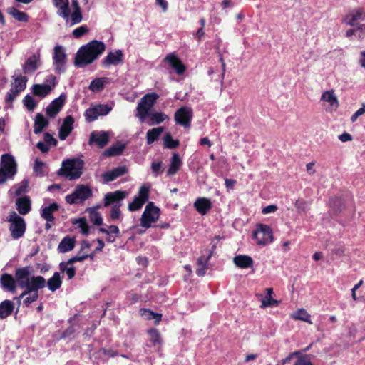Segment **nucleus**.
<instances>
[{"mask_svg": "<svg viewBox=\"0 0 365 365\" xmlns=\"http://www.w3.org/2000/svg\"><path fill=\"white\" fill-rule=\"evenodd\" d=\"M128 173V168L125 165L114 168L110 171L105 172L102 174V178L105 182H109L115 180L117 178L122 176Z\"/></svg>", "mask_w": 365, "mask_h": 365, "instance_id": "obj_19", "label": "nucleus"}, {"mask_svg": "<svg viewBox=\"0 0 365 365\" xmlns=\"http://www.w3.org/2000/svg\"><path fill=\"white\" fill-rule=\"evenodd\" d=\"M28 191V181L24 180L22 181L19 186L17 187V189L15 191L16 195H20L22 193H25Z\"/></svg>", "mask_w": 365, "mask_h": 365, "instance_id": "obj_64", "label": "nucleus"}, {"mask_svg": "<svg viewBox=\"0 0 365 365\" xmlns=\"http://www.w3.org/2000/svg\"><path fill=\"white\" fill-rule=\"evenodd\" d=\"M150 187L143 185L140 187L138 196L135 197L133 202L128 205V210L131 212L140 210L149 199Z\"/></svg>", "mask_w": 365, "mask_h": 365, "instance_id": "obj_9", "label": "nucleus"}, {"mask_svg": "<svg viewBox=\"0 0 365 365\" xmlns=\"http://www.w3.org/2000/svg\"><path fill=\"white\" fill-rule=\"evenodd\" d=\"M158 98L159 96L156 93H150L145 94L139 103L150 110Z\"/></svg>", "mask_w": 365, "mask_h": 365, "instance_id": "obj_40", "label": "nucleus"}, {"mask_svg": "<svg viewBox=\"0 0 365 365\" xmlns=\"http://www.w3.org/2000/svg\"><path fill=\"white\" fill-rule=\"evenodd\" d=\"M28 79L26 76H20L14 78V87L15 90L18 91L19 93L24 91L26 87V82Z\"/></svg>", "mask_w": 365, "mask_h": 365, "instance_id": "obj_47", "label": "nucleus"}, {"mask_svg": "<svg viewBox=\"0 0 365 365\" xmlns=\"http://www.w3.org/2000/svg\"><path fill=\"white\" fill-rule=\"evenodd\" d=\"M294 365H314L308 355H300Z\"/></svg>", "mask_w": 365, "mask_h": 365, "instance_id": "obj_57", "label": "nucleus"}, {"mask_svg": "<svg viewBox=\"0 0 365 365\" xmlns=\"http://www.w3.org/2000/svg\"><path fill=\"white\" fill-rule=\"evenodd\" d=\"M14 304L11 300L5 299L0 303V319H4L14 312Z\"/></svg>", "mask_w": 365, "mask_h": 365, "instance_id": "obj_29", "label": "nucleus"}, {"mask_svg": "<svg viewBox=\"0 0 365 365\" xmlns=\"http://www.w3.org/2000/svg\"><path fill=\"white\" fill-rule=\"evenodd\" d=\"M46 286V279L42 276H32L25 282L24 284H21V288L25 289L19 296V299H23L28 292L38 293V290Z\"/></svg>", "mask_w": 365, "mask_h": 365, "instance_id": "obj_6", "label": "nucleus"}, {"mask_svg": "<svg viewBox=\"0 0 365 365\" xmlns=\"http://www.w3.org/2000/svg\"><path fill=\"white\" fill-rule=\"evenodd\" d=\"M121 205H114L110 210V218L113 220H118L120 217L121 215V211L120 209V206Z\"/></svg>", "mask_w": 365, "mask_h": 365, "instance_id": "obj_58", "label": "nucleus"}, {"mask_svg": "<svg viewBox=\"0 0 365 365\" xmlns=\"http://www.w3.org/2000/svg\"><path fill=\"white\" fill-rule=\"evenodd\" d=\"M321 100L329 103L335 110L339 107V101L333 90L324 91L322 95Z\"/></svg>", "mask_w": 365, "mask_h": 365, "instance_id": "obj_34", "label": "nucleus"}, {"mask_svg": "<svg viewBox=\"0 0 365 365\" xmlns=\"http://www.w3.org/2000/svg\"><path fill=\"white\" fill-rule=\"evenodd\" d=\"M19 94V93L18 92V91H16L15 89L11 88L5 96V102L6 103L11 104Z\"/></svg>", "mask_w": 365, "mask_h": 365, "instance_id": "obj_59", "label": "nucleus"}, {"mask_svg": "<svg viewBox=\"0 0 365 365\" xmlns=\"http://www.w3.org/2000/svg\"><path fill=\"white\" fill-rule=\"evenodd\" d=\"M267 295L262 299V305L261 307H277L279 304V301H277L272 298V294H274L272 288H267L266 289Z\"/></svg>", "mask_w": 365, "mask_h": 365, "instance_id": "obj_32", "label": "nucleus"}, {"mask_svg": "<svg viewBox=\"0 0 365 365\" xmlns=\"http://www.w3.org/2000/svg\"><path fill=\"white\" fill-rule=\"evenodd\" d=\"M14 275L16 282L21 287V284H24L25 282L30 279V269L29 267L17 268Z\"/></svg>", "mask_w": 365, "mask_h": 365, "instance_id": "obj_30", "label": "nucleus"}, {"mask_svg": "<svg viewBox=\"0 0 365 365\" xmlns=\"http://www.w3.org/2000/svg\"><path fill=\"white\" fill-rule=\"evenodd\" d=\"M53 66L55 71L58 73H64L66 71L65 65L66 63L67 56L63 46H56L53 49Z\"/></svg>", "mask_w": 365, "mask_h": 365, "instance_id": "obj_10", "label": "nucleus"}, {"mask_svg": "<svg viewBox=\"0 0 365 365\" xmlns=\"http://www.w3.org/2000/svg\"><path fill=\"white\" fill-rule=\"evenodd\" d=\"M71 15V26L79 24L82 21L83 16L81 10L76 9Z\"/></svg>", "mask_w": 365, "mask_h": 365, "instance_id": "obj_54", "label": "nucleus"}, {"mask_svg": "<svg viewBox=\"0 0 365 365\" xmlns=\"http://www.w3.org/2000/svg\"><path fill=\"white\" fill-rule=\"evenodd\" d=\"M83 161L80 159H68L63 161L58 175L65 176L70 180L79 178L82 175Z\"/></svg>", "mask_w": 365, "mask_h": 365, "instance_id": "obj_2", "label": "nucleus"}, {"mask_svg": "<svg viewBox=\"0 0 365 365\" xmlns=\"http://www.w3.org/2000/svg\"><path fill=\"white\" fill-rule=\"evenodd\" d=\"M106 79V78H97L93 79L89 85V89L93 92H98L103 90Z\"/></svg>", "mask_w": 365, "mask_h": 365, "instance_id": "obj_43", "label": "nucleus"}, {"mask_svg": "<svg viewBox=\"0 0 365 365\" xmlns=\"http://www.w3.org/2000/svg\"><path fill=\"white\" fill-rule=\"evenodd\" d=\"M38 61V58L36 56H32L29 57L25 62L23 70L25 73H32L35 71L37 68V63Z\"/></svg>", "mask_w": 365, "mask_h": 365, "instance_id": "obj_41", "label": "nucleus"}, {"mask_svg": "<svg viewBox=\"0 0 365 365\" xmlns=\"http://www.w3.org/2000/svg\"><path fill=\"white\" fill-rule=\"evenodd\" d=\"M94 107L97 110L98 116L106 115L112 109L111 107L108 106L107 104H98Z\"/></svg>", "mask_w": 365, "mask_h": 365, "instance_id": "obj_55", "label": "nucleus"}, {"mask_svg": "<svg viewBox=\"0 0 365 365\" xmlns=\"http://www.w3.org/2000/svg\"><path fill=\"white\" fill-rule=\"evenodd\" d=\"M365 20V11L363 8H357L351 13L347 14L343 21L348 25L354 26L356 21Z\"/></svg>", "mask_w": 365, "mask_h": 365, "instance_id": "obj_24", "label": "nucleus"}, {"mask_svg": "<svg viewBox=\"0 0 365 365\" xmlns=\"http://www.w3.org/2000/svg\"><path fill=\"white\" fill-rule=\"evenodd\" d=\"M7 12L14 19L20 22L26 23L29 21V15L24 11H19L14 7H9L7 9Z\"/></svg>", "mask_w": 365, "mask_h": 365, "instance_id": "obj_36", "label": "nucleus"}, {"mask_svg": "<svg viewBox=\"0 0 365 365\" xmlns=\"http://www.w3.org/2000/svg\"><path fill=\"white\" fill-rule=\"evenodd\" d=\"M76 245V239L70 236L64 237L58 246V251L60 253H66L71 251Z\"/></svg>", "mask_w": 365, "mask_h": 365, "instance_id": "obj_26", "label": "nucleus"}, {"mask_svg": "<svg viewBox=\"0 0 365 365\" xmlns=\"http://www.w3.org/2000/svg\"><path fill=\"white\" fill-rule=\"evenodd\" d=\"M123 61V53L121 50L117 49L115 51H110L102 60L101 65L104 68H108L111 65L117 66Z\"/></svg>", "mask_w": 365, "mask_h": 365, "instance_id": "obj_15", "label": "nucleus"}, {"mask_svg": "<svg viewBox=\"0 0 365 365\" xmlns=\"http://www.w3.org/2000/svg\"><path fill=\"white\" fill-rule=\"evenodd\" d=\"M125 149V145L117 143L106 149L103 154L107 157L117 156L120 155Z\"/></svg>", "mask_w": 365, "mask_h": 365, "instance_id": "obj_38", "label": "nucleus"}, {"mask_svg": "<svg viewBox=\"0 0 365 365\" xmlns=\"http://www.w3.org/2000/svg\"><path fill=\"white\" fill-rule=\"evenodd\" d=\"M74 118L72 115H67L61 125L58 137L61 140H64L71 134L73 129Z\"/></svg>", "mask_w": 365, "mask_h": 365, "instance_id": "obj_17", "label": "nucleus"}, {"mask_svg": "<svg viewBox=\"0 0 365 365\" xmlns=\"http://www.w3.org/2000/svg\"><path fill=\"white\" fill-rule=\"evenodd\" d=\"M0 168L3 170L9 178H12L17 172V165L14 158L8 153L3 154L1 157Z\"/></svg>", "mask_w": 365, "mask_h": 365, "instance_id": "obj_11", "label": "nucleus"}, {"mask_svg": "<svg viewBox=\"0 0 365 365\" xmlns=\"http://www.w3.org/2000/svg\"><path fill=\"white\" fill-rule=\"evenodd\" d=\"M163 130V127H158L148 130L146 133L147 143L150 145L156 141Z\"/></svg>", "mask_w": 365, "mask_h": 365, "instance_id": "obj_37", "label": "nucleus"}, {"mask_svg": "<svg viewBox=\"0 0 365 365\" xmlns=\"http://www.w3.org/2000/svg\"><path fill=\"white\" fill-rule=\"evenodd\" d=\"M182 161L178 153H173L170 158V163L167 170V175L172 176L175 175L180 169Z\"/></svg>", "mask_w": 365, "mask_h": 365, "instance_id": "obj_25", "label": "nucleus"}, {"mask_svg": "<svg viewBox=\"0 0 365 365\" xmlns=\"http://www.w3.org/2000/svg\"><path fill=\"white\" fill-rule=\"evenodd\" d=\"M46 81L52 82V86L46 84L33 85L32 93L34 96L41 98H45L51 93L52 88H54L56 85V78L53 75L48 76V78L46 80Z\"/></svg>", "mask_w": 365, "mask_h": 365, "instance_id": "obj_12", "label": "nucleus"}, {"mask_svg": "<svg viewBox=\"0 0 365 365\" xmlns=\"http://www.w3.org/2000/svg\"><path fill=\"white\" fill-rule=\"evenodd\" d=\"M164 61L167 62L169 66L176 72L178 75H182L185 71L186 67L182 61L173 53H169L166 56Z\"/></svg>", "mask_w": 365, "mask_h": 365, "instance_id": "obj_16", "label": "nucleus"}, {"mask_svg": "<svg viewBox=\"0 0 365 365\" xmlns=\"http://www.w3.org/2000/svg\"><path fill=\"white\" fill-rule=\"evenodd\" d=\"M168 115L162 113H154L150 115V120L155 124H160L168 118Z\"/></svg>", "mask_w": 365, "mask_h": 365, "instance_id": "obj_56", "label": "nucleus"}, {"mask_svg": "<svg viewBox=\"0 0 365 365\" xmlns=\"http://www.w3.org/2000/svg\"><path fill=\"white\" fill-rule=\"evenodd\" d=\"M291 318L294 320H300L306 322L309 324H312V322L310 319V314L303 308L299 309L295 312L292 314Z\"/></svg>", "mask_w": 365, "mask_h": 365, "instance_id": "obj_39", "label": "nucleus"}, {"mask_svg": "<svg viewBox=\"0 0 365 365\" xmlns=\"http://www.w3.org/2000/svg\"><path fill=\"white\" fill-rule=\"evenodd\" d=\"M234 264L236 267L241 269L252 267L254 264L252 258L248 255H239L234 257Z\"/></svg>", "mask_w": 365, "mask_h": 365, "instance_id": "obj_27", "label": "nucleus"}, {"mask_svg": "<svg viewBox=\"0 0 365 365\" xmlns=\"http://www.w3.org/2000/svg\"><path fill=\"white\" fill-rule=\"evenodd\" d=\"M300 355H302V354H301V352L299 351L292 352L284 359H283L280 361H278L277 365H285L287 364H289L294 356L298 357Z\"/></svg>", "mask_w": 365, "mask_h": 365, "instance_id": "obj_61", "label": "nucleus"}, {"mask_svg": "<svg viewBox=\"0 0 365 365\" xmlns=\"http://www.w3.org/2000/svg\"><path fill=\"white\" fill-rule=\"evenodd\" d=\"M109 142V135L105 131H92L90 134L88 144L96 145L98 148H104Z\"/></svg>", "mask_w": 365, "mask_h": 365, "instance_id": "obj_14", "label": "nucleus"}, {"mask_svg": "<svg viewBox=\"0 0 365 365\" xmlns=\"http://www.w3.org/2000/svg\"><path fill=\"white\" fill-rule=\"evenodd\" d=\"M66 100V94L63 93L58 98L53 100L46 108V115L49 118H54L61 111Z\"/></svg>", "mask_w": 365, "mask_h": 365, "instance_id": "obj_13", "label": "nucleus"}, {"mask_svg": "<svg viewBox=\"0 0 365 365\" xmlns=\"http://www.w3.org/2000/svg\"><path fill=\"white\" fill-rule=\"evenodd\" d=\"M7 221L10 223L9 230L13 239H19L24 236L26 224L24 219L18 215L14 211L10 212Z\"/></svg>", "mask_w": 365, "mask_h": 365, "instance_id": "obj_3", "label": "nucleus"}, {"mask_svg": "<svg viewBox=\"0 0 365 365\" xmlns=\"http://www.w3.org/2000/svg\"><path fill=\"white\" fill-rule=\"evenodd\" d=\"M126 197V192L122 190L108 192L104 197V206L108 207L115 203H118Z\"/></svg>", "mask_w": 365, "mask_h": 365, "instance_id": "obj_23", "label": "nucleus"}, {"mask_svg": "<svg viewBox=\"0 0 365 365\" xmlns=\"http://www.w3.org/2000/svg\"><path fill=\"white\" fill-rule=\"evenodd\" d=\"M215 248L216 246L212 245L211 250H209V253L207 257L202 255L198 258L197 263L199 267L196 269V274L198 277L205 276L207 269V263L211 257L213 255Z\"/></svg>", "mask_w": 365, "mask_h": 365, "instance_id": "obj_18", "label": "nucleus"}, {"mask_svg": "<svg viewBox=\"0 0 365 365\" xmlns=\"http://www.w3.org/2000/svg\"><path fill=\"white\" fill-rule=\"evenodd\" d=\"M92 195L91 189L85 185H78L74 191L66 197V202L70 205L82 202L91 197Z\"/></svg>", "mask_w": 365, "mask_h": 365, "instance_id": "obj_5", "label": "nucleus"}, {"mask_svg": "<svg viewBox=\"0 0 365 365\" xmlns=\"http://www.w3.org/2000/svg\"><path fill=\"white\" fill-rule=\"evenodd\" d=\"M55 6L61 10V11L58 13L59 16L68 20L71 14L70 9L68 6V0L61 3V4H58V6Z\"/></svg>", "mask_w": 365, "mask_h": 365, "instance_id": "obj_50", "label": "nucleus"}, {"mask_svg": "<svg viewBox=\"0 0 365 365\" xmlns=\"http://www.w3.org/2000/svg\"><path fill=\"white\" fill-rule=\"evenodd\" d=\"M105 50L106 45L103 42L93 40L78 49L75 56L74 64L78 68L91 64Z\"/></svg>", "mask_w": 365, "mask_h": 365, "instance_id": "obj_1", "label": "nucleus"}, {"mask_svg": "<svg viewBox=\"0 0 365 365\" xmlns=\"http://www.w3.org/2000/svg\"><path fill=\"white\" fill-rule=\"evenodd\" d=\"M16 208L22 215H27L31 210V201L28 195L18 197L16 200Z\"/></svg>", "mask_w": 365, "mask_h": 365, "instance_id": "obj_21", "label": "nucleus"}, {"mask_svg": "<svg viewBox=\"0 0 365 365\" xmlns=\"http://www.w3.org/2000/svg\"><path fill=\"white\" fill-rule=\"evenodd\" d=\"M96 252H95V250H94L91 254L85 253L83 255H76V256L70 258V262H83L88 258H90L91 259L93 260Z\"/></svg>", "mask_w": 365, "mask_h": 365, "instance_id": "obj_52", "label": "nucleus"}, {"mask_svg": "<svg viewBox=\"0 0 365 365\" xmlns=\"http://www.w3.org/2000/svg\"><path fill=\"white\" fill-rule=\"evenodd\" d=\"M148 334L150 338L153 346L160 345L162 344L161 336L157 329L153 328L149 329Z\"/></svg>", "mask_w": 365, "mask_h": 365, "instance_id": "obj_44", "label": "nucleus"}, {"mask_svg": "<svg viewBox=\"0 0 365 365\" xmlns=\"http://www.w3.org/2000/svg\"><path fill=\"white\" fill-rule=\"evenodd\" d=\"M84 116H85L86 122H88V123L93 122V121L96 120L98 117L97 110L96 109V108L94 106L90 107L86 110V111L84 113Z\"/></svg>", "mask_w": 365, "mask_h": 365, "instance_id": "obj_49", "label": "nucleus"}, {"mask_svg": "<svg viewBox=\"0 0 365 365\" xmlns=\"http://www.w3.org/2000/svg\"><path fill=\"white\" fill-rule=\"evenodd\" d=\"M193 112L190 107L182 106L178 109L174 115L176 124L189 128L192 119Z\"/></svg>", "mask_w": 365, "mask_h": 365, "instance_id": "obj_8", "label": "nucleus"}, {"mask_svg": "<svg viewBox=\"0 0 365 365\" xmlns=\"http://www.w3.org/2000/svg\"><path fill=\"white\" fill-rule=\"evenodd\" d=\"M75 262H70V259L67 262H62L59 264V269L62 272H66L68 279H73L76 275V268L73 266Z\"/></svg>", "mask_w": 365, "mask_h": 365, "instance_id": "obj_35", "label": "nucleus"}, {"mask_svg": "<svg viewBox=\"0 0 365 365\" xmlns=\"http://www.w3.org/2000/svg\"><path fill=\"white\" fill-rule=\"evenodd\" d=\"M89 31V29L86 25H82L76 29H75L72 34L74 38H79L82 37L83 35L86 34Z\"/></svg>", "mask_w": 365, "mask_h": 365, "instance_id": "obj_53", "label": "nucleus"}, {"mask_svg": "<svg viewBox=\"0 0 365 365\" xmlns=\"http://www.w3.org/2000/svg\"><path fill=\"white\" fill-rule=\"evenodd\" d=\"M38 297V293L31 292H28L26 296H25L23 299L18 298V299L19 302L21 299H22L24 307H29L33 302L37 301Z\"/></svg>", "mask_w": 365, "mask_h": 365, "instance_id": "obj_46", "label": "nucleus"}, {"mask_svg": "<svg viewBox=\"0 0 365 365\" xmlns=\"http://www.w3.org/2000/svg\"><path fill=\"white\" fill-rule=\"evenodd\" d=\"M59 205L57 202H53L48 206L42 207L41 215L46 222H53L54 216L53 213L57 211Z\"/></svg>", "mask_w": 365, "mask_h": 365, "instance_id": "obj_28", "label": "nucleus"}, {"mask_svg": "<svg viewBox=\"0 0 365 365\" xmlns=\"http://www.w3.org/2000/svg\"><path fill=\"white\" fill-rule=\"evenodd\" d=\"M47 287L51 292L59 289L62 284V279L59 272H55L53 275L46 282Z\"/></svg>", "mask_w": 365, "mask_h": 365, "instance_id": "obj_33", "label": "nucleus"}, {"mask_svg": "<svg viewBox=\"0 0 365 365\" xmlns=\"http://www.w3.org/2000/svg\"><path fill=\"white\" fill-rule=\"evenodd\" d=\"M137 110H138V116L140 118L143 119L146 116L148 115V112H149L150 109L144 106V105H142L140 103H138V107H137Z\"/></svg>", "mask_w": 365, "mask_h": 365, "instance_id": "obj_60", "label": "nucleus"}, {"mask_svg": "<svg viewBox=\"0 0 365 365\" xmlns=\"http://www.w3.org/2000/svg\"><path fill=\"white\" fill-rule=\"evenodd\" d=\"M23 104L29 111H33L37 105L34 98L29 94L25 96L23 99Z\"/></svg>", "mask_w": 365, "mask_h": 365, "instance_id": "obj_51", "label": "nucleus"}, {"mask_svg": "<svg viewBox=\"0 0 365 365\" xmlns=\"http://www.w3.org/2000/svg\"><path fill=\"white\" fill-rule=\"evenodd\" d=\"M164 147L169 149H174L179 146V140H174L170 133H165L163 138Z\"/></svg>", "mask_w": 365, "mask_h": 365, "instance_id": "obj_45", "label": "nucleus"}, {"mask_svg": "<svg viewBox=\"0 0 365 365\" xmlns=\"http://www.w3.org/2000/svg\"><path fill=\"white\" fill-rule=\"evenodd\" d=\"M0 287L6 292H15L16 289L15 278L8 273L2 274L0 277Z\"/></svg>", "mask_w": 365, "mask_h": 365, "instance_id": "obj_20", "label": "nucleus"}, {"mask_svg": "<svg viewBox=\"0 0 365 365\" xmlns=\"http://www.w3.org/2000/svg\"><path fill=\"white\" fill-rule=\"evenodd\" d=\"M140 314L142 316H143L145 317V319H146L148 320L154 319L155 324H159V322L162 318L161 314L154 312L148 309H140Z\"/></svg>", "mask_w": 365, "mask_h": 365, "instance_id": "obj_42", "label": "nucleus"}, {"mask_svg": "<svg viewBox=\"0 0 365 365\" xmlns=\"http://www.w3.org/2000/svg\"><path fill=\"white\" fill-rule=\"evenodd\" d=\"M45 163L41 160H36L34 165V171L38 175H44L43 170Z\"/></svg>", "mask_w": 365, "mask_h": 365, "instance_id": "obj_62", "label": "nucleus"}, {"mask_svg": "<svg viewBox=\"0 0 365 365\" xmlns=\"http://www.w3.org/2000/svg\"><path fill=\"white\" fill-rule=\"evenodd\" d=\"M88 212L90 220L93 225H101L103 224V218L98 212L92 208H91Z\"/></svg>", "mask_w": 365, "mask_h": 365, "instance_id": "obj_48", "label": "nucleus"}, {"mask_svg": "<svg viewBox=\"0 0 365 365\" xmlns=\"http://www.w3.org/2000/svg\"><path fill=\"white\" fill-rule=\"evenodd\" d=\"M252 236L256 240L257 244L260 245H267L273 240L272 230L267 225H258Z\"/></svg>", "mask_w": 365, "mask_h": 365, "instance_id": "obj_7", "label": "nucleus"}, {"mask_svg": "<svg viewBox=\"0 0 365 365\" xmlns=\"http://www.w3.org/2000/svg\"><path fill=\"white\" fill-rule=\"evenodd\" d=\"M79 227L81 228V233L83 235H88L89 232V226L84 217H81L78 220Z\"/></svg>", "mask_w": 365, "mask_h": 365, "instance_id": "obj_63", "label": "nucleus"}, {"mask_svg": "<svg viewBox=\"0 0 365 365\" xmlns=\"http://www.w3.org/2000/svg\"><path fill=\"white\" fill-rule=\"evenodd\" d=\"M48 120L41 113H37L34 124V133H41L48 125Z\"/></svg>", "mask_w": 365, "mask_h": 365, "instance_id": "obj_31", "label": "nucleus"}, {"mask_svg": "<svg viewBox=\"0 0 365 365\" xmlns=\"http://www.w3.org/2000/svg\"><path fill=\"white\" fill-rule=\"evenodd\" d=\"M194 207L202 215H206L212 208L211 200L207 197H198L194 202Z\"/></svg>", "mask_w": 365, "mask_h": 365, "instance_id": "obj_22", "label": "nucleus"}, {"mask_svg": "<svg viewBox=\"0 0 365 365\" xmlns=\"http://www.w3.org/2000/svg\"><path fill=\"white\" fill-rule=\"evenodd\" d=\"M160 215V208L155 206L154 202H149L141 216L140 225L145 228H150L152 223L158 220Z\"/></svg>", "mask_w": 365, "mask_h": 365, "instance_id": "obj_4", "label": "nucleus"}]
</instances>
